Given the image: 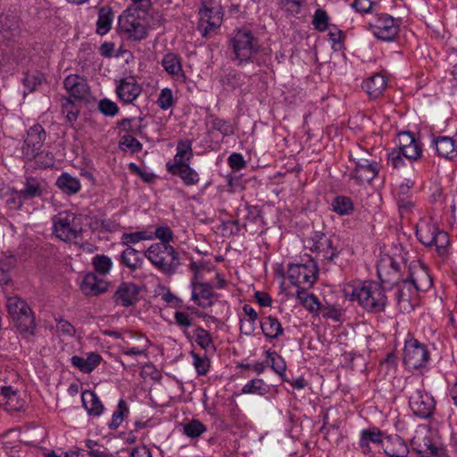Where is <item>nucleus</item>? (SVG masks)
Segmentation results:
<instances>
[{
    "label": "nucleus",
    "instance_id": "1",
    "mask_svg": "<svg viewBox=\"0 0 457 457\" xmlns=\"http://www.w3.org/2000/svg\"><path fill=\"white\" fill-rule=\"evenodd\" d=\"M386 290L378 282L367 280L352 287V292H347V295L351 301H357L366 312L379 313L385 312L387 305Z\"/></svg>",
    "mask_w": 457,
    "mask_h": 457
},
{
    "label": "nucleus",
    "instance_id": "2",
    "mask_svg": "<svg viewBox=\"0 0 457 457\" xmlns=\"http://www.w3.org/2000/svg\"><path fill=\"white\" fill-rule=\"evenodd\" d=\"M229 46L237 66L254 62V57L261 50V42L257 34L247 28L234 30L229 38Z\"/></svg>",
    "mask_w": 457,
    "mask_h": 457
},
{
    "label": "nucleus",
    "instance_id": "3",
    "mask_svg": "<svg viewBox=\"0 0 457 457\" xmlns=\"http://www.w3.org/2000/svg\"><path fill=\"white\" fill-rule=\"evenodd\" d=\"M144 255L155 269L169 276L177 273L182 264L179 253L171 245L152 244Z\"/></svg>",
    "mask_w": 457,
    "mask_h": 457
},
{
    "label": "nucleus",
    "instance_id": "4",
    "mask_svg": "<svg viewBox=\"0 0 457 457\" xmlns=\"http://www.w3.org/2000/svg\"><path fill=\"white\" fill-rule=\"evenodd\" d=\"M77 216L71 212H62L53 217V229L55 236L64 242L78 243L83 228L76 222Z\"/></svg>",
    "mask_w": 457,
    "mask_h": 457
},
{
    "label": "nucleus",
    "instance_id": "5",
    "mask_svg": "<svg viewBox=\"0 0 457 457\" xmlns=\"http://www.w3.org/2000/svg\"><path fill=\"white\" fill-rule=\"evenodd\" d=\"M409 406L416 417L428 420L433 417L436 402L434 396L428 392L423 384L414 387L409 395Z\"/></svg>",
    "mask_w": 457,
    "mask_h": 457
},
{
    "label": "nucleus",
    "instance_id": "6",
    "mask_svg": "<svg viewBox=\"0 0 457 457\" xmlns=\"http://www.w3.org/2000/svg\"><path fill=\"white\" fill-rule=\"evenodd\" d=\"M318 267L312 259L305 263H289L287 267V278L296 287H312L318 278Z\"/></svg>",
    "mask_w": 457,
    "mask_h": 457
},
{
    "label": "nucleus",
    "instance_id": "7",
    "mask_svg": "<svg viewBox=\"0 0 457 457\" xmlns=\"http://www.w3.org/2000/svg\"><path fill=\"white\" fill-rule=\"evenodd\" d=\"M400 22L387 13L376 14L368 24V29L379 40L394 41L399 33Z\"/></svg>",
    "mask_w": 457,
    "mask_h": 457
},
{
    "label": "nucleus",
    "instance_id": "8",
    "mask_svg": "<svg viewBox=\"0 0 457 457\" xmlns=\"http://www.w3.org/2000/svg\"><path fill=\"white\" fill-rule=\"evenodd\" d=\"M429 360V352L424 344L415 338L405 341L403 363L408 369L417 370L423 367Z\"/></svg>",
    "mask_w": 457,
    "mask_h": 457
},
{
    "label": "nucleus",
    "instance_id": "9",
    "mask_svg": "<svg viewBox=\"0 0 457 457\" xmlns=\"http://www.w3.org/2000/svg\"><path fill=\"white\" fill-rule=\"evenodd\" d=\"M377 273L379 284L387 290L393 289V286L404 278L402 274L401 264L391 256H386L380 260L377 267Z\"/></svg>",
    "mask_w": 457,
    "mask_h": 457
},
{
    "label": "nucleus",
    "instance_id": "10",
    "mask_svg": "<svg viewBox=\"0 0 457 457\" xmlns=\"http://www.w3.org/2000/svg\"><path fill=\"white\" fill-rule=\"evenodd\" d=\"M118 29L128 39L136 42L145 39L148 35L146 27L133 15L120 16Z\"/></svg>",
    "mask_w": 457,
    "mask_h": 457
},
{
    "label": "nucleus",
    "instance_id": "11",
    "mask_svg": "<svg viewBox=\"0 0 457 457\" xmlns=\"http://www.w3.org/2000/svg\"><path fill=\"white\" fill-rule=\"evenodd\" d=\"M351 178L358 184L370 183L379 173L380 167L375 159L355 158Z\"/></svg>",
    "mask_w": 457,
    "mask_h": 457
},
{
    "label": "nucleus",
    "instance_id": "12",
    "mask_svg": "<svg viewBox=\"0 0 457 457\" xmlns=\"http://www.w3.org/2000/svg\"><path fill=\"white\" fill-rule=\"evenodd\" d=\"M312 240L313 241L312 250L322 253L325 260L332 262L339 255L340 252L336 244L338 240L335 237H328L321 231H315Z\"/></svg>",
    "mask_w": 457,
    "mask_h": 457
},
{
    "label": "nucleus",
    "instance_id": "13",
    "mask_svg": "<svg viewBox=\"0 0 457 457\" xmlns=\"http://www.w3.org/2000/svg\"><path fill=\"white\" fill-rule=\"evenodd\" d=\"M140 287L133 282H121L116 288L112 300L122 307H130L139 301Z\"/></svg>",
    "mask_w": 457,
    "mask_h": 457
},
{
    "label": "nucleus",
    "instance_id": "14",
    "mask_svg": "<svg viewBox=\"0 0 457 457\" xmlns=\"http://www.w3.org/2000/svg\"><path fill=\"white\" fill-rule=\"evenodd\" d=\"M63 87L71 98L84 101L90 95V88L87 79L78 74H70L63 80Z\"/></svg>",
    "mask_w": 457,
    "mask_h": 457
},
{
    "label": "nucleus",
    "instance_id": "15",
    "mask_svg": "<svg viewBox=\"0 0 457 457\" xmlns=\"http://www.w3.org/2000/svg\"><path fill=\"white\" fill-rule=\"evenodd\" d=\"M395 299L402 312H409L413 310V305L411 303V295L416 292L414 287L410 282L407 277H404L395 285Z\"/></svg>",
    "mask_w": 457,
    "mask_h": 457
},
{
    "label": "nucleus",
    "instance_id": "16",
    "mask_svg": "<svg viewBox=\"0 0 457 457\" xmlns=\"http://www.w3.org/2000/svg\"><path fill=\"white\" fill-rule=\"evenodd\" d=\"M167 171L179 177L185 186H196L200 181V176L196 170H195L188 163L178 162V163H166Z\"/></svg>",
    "mask_w": 457,
    "mask_h": 457
},
{
    "label": "nucleus",
    "instance_id": "17",
    "mask_svg": "<svg viewBox=\"0 0 457 457\" xmlns=\"http://www.w3.org/2000/svg\"><path fill=\"white\" fill-rule=\"evenodd\" d=\"M20 20L13 14L0 16V43H7L20 35Z\"/></svg>",
    "mask_w": 457,
    "mask_h": 457
},
{
    "label": "nucleus",
    "instance_id": "18",
    "mask_svg": "<svg viewBox=\"0 0 457 457\" xmlns=\"http://www.w3.org/2000/svg\"><path fill=\"white\" fill-rule=\"evenodd\" d=\"M142 93V87L134 78L120 80L116 87V94L124 104H132Z\"/></svg>",
    "mask_w": 457,
    "mask_h": 457
},
{
    "label": "nucleus",
    "instance_id": "19",
    "mask_svg": "<svg viewBox=\"0 0 457 457\" xmlns=\"http://www.w3.org/2000/svg\"><path fill=\"white\" fill-rule=\"evenodd\" d=\"M437 154L448 160L457 156V133L454 137L439 136L433 139Z\"/></svg>",
    "mask_w": 457,
    "mask_h": 457
},
{
    "label": "nucleus",
    "instance_id": "20",
    "mask_svg": "<svg viewBox=\"0 0 457 457\" xmlns=\"http://www.w3.org/2000/svg\"><path fill=\"white\" fill-rule=\"evenodd\" d=\"M161 64L163 70L172 78L186 80L187 76L182 68V59L175 53L169 52L162 59Z\"/></svg>",
    "mask_w": 457,
    "mask_h": 457
},
{
    "label": "nucleus",
    "instance_id": "21",
    "mask_svg": "<svg viewBox=\"0 0 457 457\" xmlns=\"http://www.w3.org/2000/svg\"><path fill=\"white\" fill-rule=\"evenodd\" d=\"M80 289L85 295H98L107 291L108 283L94 273H87L81 282Z\"/></svg>",
    "mask_w": 457,
    "mask_h": 457
},
{
    "label": "nucleus",
    "instance_id": "22",
    "mask_svg": "<svg viewBox=\"0 0 457 457\" xmlns=\"http://www.w3.org/2000/svg\"><path fill=\"white\" fill-rule=\"evenodd\" d=\"M81 401L89 416L99 417L104 411L100 398L92 390H84L81 394Z\"/></svg>",
    "mask_w": 457,
    "mask_h": 457
},
{
    "label": "nucleus",
    "instance_id": "23",
    "mask_svg": "<svg viewBox=\"0 0 457 457\" xmlns=\"http://www.w3.org/2000/svg\"><path fill=\"white\" fill-rule=\"evenodd\" d=\"M406 277L414 287L416 292H426L432 287V278L423 268L414 271L409 268Z\"/></svg>",
    "mask_w": 457,
    "mask_h": 457
},
{
    "label": "nucleus",
    "instance_id": "24",
    "mask_svg": "<svg viewBox=\"0 0 457 457\" xmlns=\"http://www.w3.org/2000/svg\"><path fill=\"white\" fill-rule=\"evenodd\" d=\"M386 87V79L380 73H376L366 79L362 84V89L372 98L378 97Z\"/></svg>",
    "mask_w": 457,
    "mask_h": 457
},
{
    "label": "nucleus",
    "instance_id": "25",
    "mask_svg": "<svg viewBox=\"0 0 457 457\" xmlns=\"http://www.w3.org/2000/svg\"><path fill=\"white\" fill-rule=\"evenodd\" d=\"M114 12L109 5L98 9L96 33L100 36L107 34L112 26Z\"/></svg>",
    "mask_w": 457,
    "mask_h": 457
},
{
    "label": "nucleus",
    "instance_id": "26",
    "mask_svg": "<svg viewBox=\"0 0 457 457\" xmlns=\"http://www.w3.org/2000/svg\"><path fill=\"white\" fill-rule=\"evenodd\" d=\"M262 334L267 339H277L284 334V328L279 320L273 316L263 317L260 322Z\"/></svg>",
    "mask_w": 457,
    "mask_h": 457
},
{
    "label": "nucleus",
    "instance_id": "27",
    "mask_svg": "<svg viewBox=\"0 0 457 457\" xmlns=\"http://www.w3.org/2000/svg\"><path fill=\"white\" fill-rule=\"evenodd\" d=\"M213 294L209 283L199 284L198 287L192 289L191 299L200 307L207 308L213 304L212 301Z\"/></svg>",
    "mask_w": 457,
    "mask_h": 457
},
{
    "label": "nucleus",
    "instance_id": "28",
    "mask_svg": "<svg viewBox=\"0 0 457 457\" xmlns=\"http://www.w3.org/2000/svg\"><path fill=\"white\" fill-rule=\"evenodd\" d=\"M120 265L135 271L142 268L144 260L139 255V251L134 247L125 248L119 258Z\"/></svg>",
    "mask_w": 457,
    "mask_h": 457
},
{
    "label": "nucleus",
    "instance_id": "29",
    "mask_svg": "<svg viewBox=\"0 0 457 457\" xmlns=\"http://www.w3.org/2000/svg\"><path fill=\"white\" fill-rule=\"evenodd\" d=\"M202 36L207 37L209 33L220 26V18L214 20V10L206 5L199 10Z\"/></svg>",
    "mask_w": 457,
    "mask_h": 457
},
{
    "label": "nucleus",
    "instance_id": "30",
    "mask_svg": "<svg viewBox=\"0 0 457 457\" xmlns=\"http://www.w3.org/2000/svg\"><path fill=\"white\" fill-rule=\"evenodd\" d=\"M55 185L62 193L70 195L77 194L81 188L79 179L68 172L62 173L57 178Z\"/></svg>",
    "mask_w": 457,
    "mask_h": 457
},
{
    "label": "nucleus",
    "instance_id": "31",
    "mask_svg": "<svg viewBox=\"0 0 457 457\" xmlns=\"http://www.w3.org/2000/svg\"><path fill=\"white\" fill-rule=\"evenodd\" d=\"M26 202L43 195L44 188L38 179L35 177H27L23 187L19 190Z\"/></svg>",
    "mask_w": 457,
    "mask_h": 457
},
{
    "label": "nucleus",
    "instance_id": "32",
    "mask_svg": "<svg viewBox=\"0 0 457 457\" xmlns=\"http://www.w3.org/2000/svg\"><path fill=\"white\" fill-rule=\"evenodd\" d=\"M383 433L376 427L363 429L361 432L359 445L364 453L370 451V443L379 445L382 443Z\"/></svg>",
    "mask_w": 457,
    "mask_h": 457
},
{
    "label": "nucleus",
    "instance_id": "33",
    "mask_svg": "<svg viewBox=\"0 0 457 457\" xmlns=\"http://www.w3.org/2000/svg\"><path fill=\"white\" fill-rule=\"evenodd\" d=\"M176 154L172 160L167 162V163H188L194 156L192 149V141L190 139H181L177 144Z\"/></svg>",
    "mask_w": 457,
    "mask_h": 457
},
{
    "label": "nucleus",
    "instance_id": "34",
    "mask_svg": "<svg viewBox=\"0 0 457 457\" xmlns=\"http://www.w3.org/2000/svg\"><path fill=\"white\" fill-rule=\"evenodd\" d=\"M12 320L21 333L30 335L34 333L36 323L31 308L23 312V313L18 315Z\"/></svg>",
    "mask_w": 457,
    "mask_h": 457
},
{
    "label": "nucleus",
    "instance_id": "35",
    "mask_svg": "<svg viewBox=\"0 0 457 457\" xmlns=\"http://www.w3.org/2000/svg\"><path fill=\"white\" fill-rule=\"evenodd\" d=\"M438 228L430 222H421L417 226L416 236L419 241L427 247H431L434 240V235L437 232Z\"/></svg>",
    "mask_w": 457,
    "mask_h": 457
},
{
    "label": "nucleus",
    "instance_id": "36",
    "mask_svg": "<svg viewBox=\"0 0 457 457\" xmlns=\"http://www.w3.org/2000/svg\"><path fill=\"white\" fill-rule=\"evenodd\" d=\"M153 239H154V236L152 235V232L146 231V230H141V231L123 233L120 236V244L121 245L126 246V248H129V247H133V245L138 244L141 241H147V240H153Z\"/></svg>",
    "mask_w": 457,
    "mask_h": 457
},
{
    "label": "nucleus",
    "instance_id": "37",
    "mask_svg": "<svg viewBox=\"0 0 457 457\" xmlns=\"http://www.w3.org/2000/svg\"><path fill=\"white\" fill-rule=\"evenodd\" d=\"M266 357L270 361L271 370L278 374L282 381H288L286 375L287 364L284 358L276 352L270 350L266 351Z\"/></svg>",
    "mask_w": 457,
    "mask_h": 457
},
{
    "label": "nucleus",
    "instance_id": "38",
    "mask_svg": "<svg viewBox=\"0 0 457 457\" xmlns=\"http://www.w3.org/2000/svg\"><path fill=\"white\" fill-rule=\"evenodd\" d=\"M384 453L386 456L408 457L410 451L404 440L395 436L391 439L390 445L385 448Z\"/></svg>",
    "mask_w": 457,
    "mask_h": 457
},
{
    "label": "nucleus",
    "instance_id": "39",
    "mask_svg": "<svg viewBox=\"0 0 457 457\" xmlns=\"http://www.w3.org/2000/svg\"><path fill=\"white\" fill-rule=\"evenodd\" d=\"M62 112L65 114L66 120L72 124L80 112V105L77 104L71 97H61Z\"/></svg>",
    "mask_w": 457,
    "mask_h": 457
},
{
    "label": "nucleus",
    "instance_id": "40",
    "mask_svg": "<svg viewBox=\"0 0 457 457\" xmlns=\"http://www.w3.org/2000/svg\"><path fill=\"white\" fill-rule=\"evenodd\" d=\"M332 210L338 215H350L353 212V203L352 199L345 195L336 196L331 203Z\"/></svg>",
    "mask_w": 457,
    "mask_h": 457
},
{
    "label": "nucleus",
    "instance_id": "41",
    "mask_svg": "<svg viewBox=\"0 0 457 457\" xmlns=\"http://www.w3.org/2000/svg\"><path fill=\"white\" fill-rule=\"evenodd\" d=\"M450 245V238L446 232L443 230H437L434 235V240L431 244V247L435 246L436 253L442 258H446L448 255V248Z\"/></svg>",
    "mask_w": 457,
    "mask_h": 457
},
{
    "label": "nucleus",
    "instance_id": "42",
    "mask_svg": "<svg viewBox=\"0 0 457 457\" xmlns=\"http://www.w3.org/2000/svg\"><path fill=\"white\" fill-rule=\"evenodd\" d=\"M243 394H253L258 395H265L270 392V386L261 378H253L248 381L242 388Z\"/></svg>",
    "mask_w": 457,
    "mask_h": 457
},
{
    "label": "nucleus",
    "instance_id": "43",
    "mask_svg": "<svg viewBox=\"0 0 457 457\" xmlns=\"http://www.w3.org/2000/svg\"><path fill=\"white\" fill-rule=\"evenodd\" d=\"M24 140L42 148L44 141L46 140V131L40 124H35L27 131V136Z\"/></svg>",
    "mask_w": 457,
    "mask_h": 457
},
{
    "label": "nucleus",
    "instance_id": "44",
    "mask_svg": "<svg viewBox=\"0 0 457 457\" xmlns=\"http://www.w3.org/2000/svg\"><path fill=\"white\" fill-rule=\"evenodd\" d=\"M45 79V75L42 72H27L24 78L22 79V83L26 88V90L24 91V96L36 91L37 89V87L40 86Z\"/></svg>",
    "mask_w": 457,
    "mask_h": 457
},
{
    "label": "nucleus",
    "instance_id": "45",
    "mask_svg": "<svg viewBox=\"0 0 457 457\" xmlns=\"http://www.w3.org/2000/svg\"><path fill=\"white\" fill-rule=\"evenodd\" d=\"M129 412V410L127 402L124 399H120L118 403L117 410L112 413V420L109 422L108 428L112 430L117 429Z\"/></svg>",
    "mask_w": 457,
    "mask_h": 457
},
{
    "label": "nucleus",
    "instance_id": "46",
    "mask_svg": "<svg viewBox=\"0 0 457 457\" xmlns=\"http://www.w3.org/2000/svg\"><path fill=\"white\" fill-rule=\"evenodd\" d=\"M192 338L204 351L214 348L211 334L202 327H197L194 330Z\"/></svg>",
    "mask_w": 457,
    "mask_h": 457
},
{
    "label": "nucleus",
    "instance_id": "47",
    "mask_svg": "<svg viewBox=\"0 0 457 457\" xmlns=\"http://www.w3.org/2000/svg\"><path fill=\"white\" fill-rule=\"evenodd\" d=\"M6 307L12 320L30 308L24 300L16 295L7 298Z\"/></svg>",
    "mask_w": 457,
    "mask_h": 457
},
{
    "label": "nucleus",
    "instance_id": "48",
    "mask_svg": "<svg viewBox=\"0 0 457 457\" xmlns=\"http://www.w3.org/2000/svg\"><path fill=\"white\" fill-rule=\"evenodd\" d=\"M243 311L248 317V324L245 325L243 320H240V330L244 331L245 335H252L255 329V321L258 319V314L255 310L249 304H244Z\"/></svg>",
    "mask_w": 457,
    "mask_h": 457
},
{
    "label": "nucleus",
    "instance_id": "49",
    "mask_svg": "<svg viewBox=\"0 0 457 457\" xmlns=\"http://www.w3.org/2000/svg\"><path fill=\"white\" fill-rule=\"evenodd\" d=\"M85 446L87 448L86 454L87 457H112V454L107 449L97 441L87 439L85 441Z\"/></svg>",
    "mask_w": 457,
    "mask_h": 457
},
{
    "label": "nucleus",
    "instance_id": "50",
    "mask_svg": "<svg viewBox=\"0 0 457 457\" xmlns=\"http://www.w3.org/2000/svg\"><path fill=\"white\" fill-rule=\"evenodd\" d=\"M312 25L315 29L324 32L329 29V16L328 12L321 8H318L312 17Z\"/></svg>",
    "mask_w": 457,
    "mask_h": 457
},
{
    "label": "nucleus",
    "instance_id": "51",
    "mask_svg": "<svg viewBox=\"0 0 457 457\" xmlns=\"http://www.w3.org/2000/svg\"><path fill=\"white\" fill-rule=\"evenodd\" d=\"M211 119L212 129L218 130L224 137L231 136L235 133V128L228 120L220 119L215 115H212Z\"/></svg>",
    "mask_w": 457,
    "mask_h": 457
},
{
    "label": "nucleus",
    "instance_id": "52",
    "mask_svg": "<svg viewBox=\"0 0 457 457\" xmlns=\"http://www.w3.org/2000/svg\"><path fill=\"white\" fill-rule=\"evenodd\" d=\"M154 239L157 238L160 242L157 244L170 245L174 240V233L167 225L158 226L154 232H152Z\"/></svg>",
    "mask_w": 457,
    "mask_h": 457
},
{
    "label": "nucleus",
    "instance_id": "53",
    "mask_svg": "<svg viewBox=\"0 0 457 457\" xmlns=\"http://www.w3.org/2000/svg\"><path fill=\"white\" fill-rule=\"evenodd\" d=\"M186 436L191 438H196L206 431V427L198 420H192L183 427Z\"/></svg>",
    "mask_w": 457,
    "mask_h": 457
},
{
    "label": "nucleus",
    "instance_id": "54",
    "mask_svg": "<svg viewBox=\"0 0 457 457\" xmlns=\"http://www.w3.org/2000/svg\"><path fill=\"white\" fill-rule=\"evenodd\" d=\"M26 203L21 192L14 188H10V192L5 196V204L12 210H21Z\"/></svg>",
    "mask_w": 457,
    "mask_h": 457
},
{
    "label": "nucleus",
    "instance_id": "55",
    "mask_svg": "<svg viewBox=\"0 0 457 457\" xmlns=\"http://www.w3.org/2000/svg\"><path fill=\"white\" fill-rule=\"evenodd\" d=\"M191 356L193 358V365L196 370V373L200 376H204L207 374L210 369V360L205 355L201 356L194 351L191 352Z\"/></svg>",
    "mask_w": 457,
    "mask_h": 457
},
{
    "label": "nucleus",
    "instance_id": "56",
    "mask_svg": "<svg viewBox=\"0 0 457 457\" xmlns=\"http://www.w3.org/2000/svg\"><path fill=\"white\" fill-rule=\"evenodd\" d=\"M35 165L39 169H47L53 167L54 164V157L49 151H39L35 157H33Z\"/></svg>",
    "mask_w": 457,
    "mask_h": 457
},
{
    "label": "nucleus",
    "instance_id": "57",
    "mask_svg": "<svg viewBox=\"0 0 457 457\" xmlns=\"http://www.w3.org/2000/svg\"><path fill=\"white\" fill-rule=\"evenodd\" d=\"M93 265L97 272L105 275L111 270L112 262L104 254H97L93 259Z\"/></svg>",
    "mask_w": 457,
    "mask_h": 457
},
{
    "label": "nucleus",
    "instance_id": "58",
    "mask_svg": "<svg viewBox=\"0 0 457 457\" xmlns=\"http://www.w3.org/2000/svg\"><path fill=\"white\" fill-rule=\"evenodd\" d=\"M398 149L403 154L404 158L410 160L411 162L419 160L422 154L421 144L420 141H416L414 144H411V145H408L404 148Z\"/></svg>",
    "mask_w": 457,
    "mask_h": 457
},
{
    "label": "nucleus",
    "instance_id": "59",
    "mask_svg": "<svg viewBox=\"0 0 457 457\" xmlns=\"http://www.w3.org/2000/svg\"><path fill=\"white\" fill-rule=\"evenodd\" d=\"M98 110L104 116L114 117L119 113L120 108L115 102L109 98H104L98 103Z\"/></svg>",
    "mask_w": 457,
    "mask_h": 457
},
{
    "label": "nucleus",
    "instance_id": "60",
    "mask_svg": "<svg viewBox=\"0 0 457 457\" xmlns=\"http://www.w3.org/2000/svg\"><path fill=\"white\" fill-rule=\"evenodd\" d=\"M156 104L162 110L166 111L170 109L174 104L172 90L169 87L162 88L159 94Z\"/></svg>",
    "mask_w": 457,
    "mask_h": 457
},
{
    "label": "nucleus",
    "instance_id": "61",
    "mask_svg": "<svg viewBox=\"0 0 457 457\" xmlns=\"http://www.w3.org/2000/svg\"><path fill=\"white\" fill-rule=\"evenodd\" d=\"M174 319H175L176 324L181 329L184 330L185 336L188 339H191V337H190L189 333H187L186 331V329H187L188 328H190L193 325V319L189 316V314L185 312L177 311L174 313Z\"/></svg>",
    "mask_w": 457,
    "mask_h": 457
},
{
    "label": "nucleus",
    "instance_id": "62",
    "mask_svg": "<svg viewBox=\"0 0 457 457\" xmlns=\"http://www.w3.org/2000/svg\"><path fill=\"white\" fill-rule=\"evenodd\" d=\"M403 158L404 156L399 149L395 148L387 154V164L394 170H400L405 165Z\"/></svg>",
    "mask_w": 457,
    "mask_h": 457
},
{
    "label": "nucleus",
    "instance_id": "63",
    "mask_svg": "<svg viewBox=\"0 0 457 457\" xmlns=\"http://www.w3.org/2000/svg\"><path fill=\"white\" fill-rule=\"evenodd\" d=\"M319 312L324 319H331L334 321H339L343 315L341 309L333 305L321 304Z\"/></svg>",
    "mask_w": 457,
    "mask_h": 457
},
{
    "label": "nucleus",
    "instance_id": "64",
    "mask_svg": "<svg viewBox=\"0 0 457 457\" xmlns=\"http://www.w3.org/2000/svg\"><path fill=\"white\" fill-rule=\"evenodd\" d=\"M120 146L124 145L133 154L139 153L143 148L142 144L136 137L129 134L124 135L120 138Z\"/></svg>",
    "mask_w": 457,
    "mask_h": 457
}]
</instances>
